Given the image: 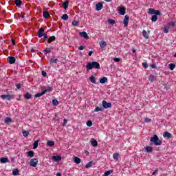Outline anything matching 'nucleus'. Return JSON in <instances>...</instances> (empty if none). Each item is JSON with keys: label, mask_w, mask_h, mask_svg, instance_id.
Segmentation results:
<instances>
[{"label": "nucleus", "mask_w": 176, "mask_h": 176, "mask_svg": "<svg viewBox=\"0 0 176 176\" xmlns=\"http://www.w3.org/2000/svg\"><path fill=\"white\" fill-rule=\"evenodd\" d=\"M87 126H88V127H91L93 126V122L91 120H88L87 122Z\"/></svg>", "instance_id": "nucleus-48"}, {"label": "nucleus", "mask_w": 176, "mask_h": 176, "mask_svg": "<svg viewBox=\"0 0 176 176\" xmlns=\"http://www.w3.org/2000/svg\"><path fill=\"white\" fill-rule=\"evenodd\" d=\"M169 25H171L172 27H174L175 25V23L174 22H170L169 23Z\"/></svg>", "instance_id": "nucleus-60"}, {"label": "nucleus", "mask_w": 176, "mask_h": 176, "mask_svg": "<svg viewBox=\"0 0 176 176\" xmlns=\"http://www.w3.org/2000/svg\"><path fill=\"white\" fill-rule=\"evenodd\" d=\"M81 162L82 160H80V158L78 157H74V163H76V164H79Z\"/></svg>", "instance_id": "nucleus-25"}, {"label": "nucleus", "mask_w": 176, "mask_h": 176, "mask_svg": "<svg viewBox=\"0 0 176 176\" xmlns=\"http://www.w3.org/2000/svg\"><path fill=\"white\" fill-rule=\"evenodd\" d=\"M151 21L153 22H156L157 21V15H153L152 17H151Z\"/></svg>", "instance_id": "nucleus-38"}, {"label": "nucleus", "mask_w": 176, "mask_h": 176, "mask_svg": "<svg viewBox=\"0 0 176 176\" xmlns=\"http://www.w3.org/2000/svg\"><path fill=\"white\" fill-rule=\"evenodd\" d=\"M67 123H68V120L64 119L63 120V126H65V124H67Z\"/></svg>", "instance_id": "nucleus-54"}, {"label": "nucleus", "mask_w": 176, "mask_h": 176, "mask_svg": "<svg viewBox=\"0 0 176 176\" xmlns=\"http://www.w3.org/2000/svg\"><path fill=\"white\" fill-rule=\"evenodd\" d=\"M151 118H146L145 120H144V122L145 123H151Z\"/></svg>", "instance_id": "nucleus-53"}, {"label": "nucleus", "mask_w": 176, "mask_h": 176, "mask_svg": "<svg viewBox=\"0 0 176 176\" xmlns=\"http://www.w3.org/2000/svg\"><path fill=\"white\" fill-rule=\"evenodd\" d=\"M12 120L11 118H6L5 120V123H12Z\"/></svg>", "instance_id": "nucleus-44"}, {"label": "nucleus", "mask_w": 176, "mask_h": 176, "mask_svg": "<svg viewBox=\"0 0 176 176\" xmlns=\"http://www.w3.org/2000/svg\"><path fill=\"white\" fill-rule=\"evenodd\" d=\"M92 166H93V161H91L85 165V168H90V167H91Z\"/></svg>", "instance_id": "nucleus-30"}, {"label": "nucleus", "mask_w": 176, "mask_h": 176, "mask_svg": "<svg viewBox=\"0 0 176 176\" xmlns=\"http://www.w3.org/2000/svg\"><path fill=\"white\" fill-rule=\"evenodd\" d=\"M1 98L2 100H6V98H7V100L8 101H12V100H13V98H14V95H13V94L1 95Z\"/></svg>", "instance_id": "nucleus-3"}, {"label": "nucleus", "mask_w": 176, "mask_h": 176, "mask_svg": "<svg viewBox=\"0 0 176 176\" xmlns=\"http://www.w3.org/2000/svg\"><path fill=\"white\" fill-rule=\"evenodd\" d=\"M69 4V3L68 2V1H66L63 3V6L65 9H67V8H68Z\"/></svg>", "instance_id": "nucleus-39"}, {"label": "nucleus", "mask_w": 176, "mask_h": 176, "mask_svg": "<svg viewBox=\"0 0 176 176\" xmlns=\"http://www.w3.org/2000/svg\"><path fill=\"white\" fill-rule=\"evenodd\" d=\"M1 163H8L9 162V159L5 158V157H1L0 159Z\"/></svg>", "instance_id": "nucleus-27"}, {"label": "nucleus", "mask_w": 176, "mask_h": 176, "mask_svg": "<svg viewBox=\"0 0 176 176\" xmlns=\"http://www.w3.org/2000/svg\"><path fill=\"white\" fill-rule=\"evenodd\" d=\"M56 41V36H52L48 38V43H52V42H54Z\"/></svg>", "instance_id": "nucleus-22"}, {"label": "nucleus", "mask_w": 176, "mask_h": 176, "mask_svg": "<svg viewBox=\"0 0 176 176\" xmlns=\"http://www.w3.org/2000/svg\"><path fill=\"white\" fill-rule=\"evenodd\" d=\"M113 157L114 159V160H116V162H118L119 160V153H114L113 155Z\"/></svg>", "instance_id": "nucleus-28"}, {"label": "nucleus", "mask_w": 176, "mask_h": 176, "mask_svg": "<svg viewBox=\"0 0 176 176\" xmlns=\"http://www.w3.org/2000/svg\"><path fill=\"white\" fill-rule=\"evenodd\" d=\"M45 91H43V89H42L41 93H38L36 94H35L34 97L36 98H38L39 97H42V96L45 95Z\"/></svg>", "instance_id": "nucleus-17"}, {"label": "nucleus", "mask_w": 176, "mask_h": 176, "mask_svg": "<svg viewBox=\"0 0 176 176\" xmlns=\"http://www.w3.org/2000/svg\"><path fill=\"white\" fill-rule=\"evenodd\" d=\"M91 54H93V51H89L88 53V56L90 57V56H91Z\"/></svg>", "instance_id": "nucleus-62"}, {"label": "nucleus", "mask_w": 176, "mask_h": 176, "mask_svg": "<svg viewBox=\"0 0 176 176\" xmlns=\"http://www.w3.org/2000/svg\"><path fill=\"white\" fill-rule=\"evenodd\" d=\"M50 63H54V64H57V63H58V59L57 58H51L50 60Z\"/></svg>", "instance_id": "nucleus-46"}, {"label": "nucleus", "mask_w": 176, "mask_h": 176, "mask_svg": "<svg viewBox=\"0 0 176 176\" xmlns=\"http://www.w3.org/2000/svg\"><path fill=\"white\" fill-rule=\"evenodd\" d=\"M61 19H62V20H65V21H67V20H68V14H64L62 16Z\"/></svg>", "instance_id": "nucleus-36"}, {"label": "nucleus", "mask_w": 176, "mask_h": 176, "mask_svg": "<svg viewBox=\"0 0 176 176\" xmlns=\"http://www.w3.org/2000/svg\"><path fill=\"white\" fill-rule=\"evenodd\" d=\"M52 104H53V105H55V106L58 105V100H57V99H54L52 100Z\"/></svg>", "instance_id": "nucleus-45"}, {"label": "nucleus", "mask_w": 176, "mask_h": 176, "mask_svg": "<svg viewBox=\"0 0 176 176\" xmlns=\"http://www.w3.org/2000/svg\"><path fill=\"white\" fill-rule=\"evenodd\" d=\"M43 36H44L45 41H46L47 39V34H44Z\"/></svg>", "instance_id": "nucleus-59"}, {"label": "nucleus", "mask_w": 176, "mask_h": 176, "mask_svg": "<svg viewBox=\"0 0 176 176\" xmlns=\"http://www.w3.org/2000/svg\"><path fill=\"white\" fill-rule=\"evenodd\" d=\"M93 68H95L96 69H100V63L96 61H94L92 63H88V64L86 65L87 71H90Z\"/></svg>", "instance_id": "nucleus-1"}, {"label": "nucleus", "mask_w": 176, "mask_h": 176, "mask_svg": "<svg viewBox=\"0 0 176 176\" xmlns=\"http://www.w3.org/2000/svg\"><path fill=\"white\" fill-rule=\"evenodd\" d=\"M43 91H45V94H46V93H47V91H53V86L46 87L44 89H43Z\"/></svg>", "instance_id": "nucleus-11"}, {"label": "nucleus", "mask_w": 176, "mask_h": 176, "mask_svg": "<svg viewBox=\"0 0 176 176\" xmlns=\"http://www.w3.org/2000/svg\"><path fill=\"white\" fill-rule=\"evenodd\" d=\"M118 11L122 16H124V14H126V8L124 7H118Z\"/></svg>", "instance_id": "nucleus-7"}, {"label": "nucleus", "mask_w": 176, "mask_h": 176, "mask_svg": "<svg viewBox=\"0 0 176 176\" xmlns=\"http://www.w3.org/2000/svg\"><path fill=\"white\" fill-rule=\"evenodd\" d=\"M19 171L18 169H14V170H12V175H19Z\"/></svg>", "instance_id": "nucleus-43"}, {"label": "nucleus", "mask_w": 176, "mask_h": 176, "mask_svg": "<svg viewBox=\"0 0 176 176\" xmlns=\"http://www.w3.org/2000/svg\"><path fill=\"white\" fill-rule=\"evenodd\" d=\"M100 46L101 49H104V47H107V42L102 41L100 42Z\"/></svg>", "instance_id": "nucleus-19"}, {"label": "nucleus", "mask_w": 176, "mask_h": 176, "mask_svg": "<svg viewBox=\"0 0 176 176\" xmlns=\"http://www.w3.org/2000/svg\"><path fill=\"white\" fill-rule=\"evenodd\" d=\"M52 160H54V162H60L61 160V156L60 155L53 156Z\"/></svg>", "instance_id": "nucleus-14"}, {"label": "nucleus", "mask_w": 176, "mask_h": 176, "mask_svg": "<svg viewBox=\"0 0 176 176\" xmlns=\"http://www.w3.org/2000/svg\"><path fill=\"white\" fill-rule=\"evenodd\" d=\"M109 24H116V22L113 19H109Z\"/></svg>", "instance_id": "nucleus-52"}, {"label": "nucleus", "mask_w": 176, "mask_h": 176, "mask_svg": "<svg viewBox=\"0 0 176 176\" xmlns=\"http://www.w3.org/2000/svg\"><path fill=\"white\" fill-rule=\"evenodd\" d=\"M164 32L165 34H168L169 30H168V28H167V26H165V27H164Z\"/></svg>", "instance_id": "nucleus-50"}, {"label": "nucleus", "mask_w": 176, "mask_h": 176, "mask_svg": "<svg viewBox=\"0 0 176 176\" xmlns=\"http://www.w3.org/2000/svg\"><path fill=\"white\" fill-rule=\"evenodd\" d=\"M38 142H39L38 140L34 142L33 144V149H36V148H38Z\"/></svg>", "instance_id": "nucleus-41"}, {"label": "nucleus", "mask_w": 176, "mask_h": 176, "mask_svg": "<svg viewBox=\"0 0 176 176\" xmlns=\"http://www.w3.org/2000/svg\"><path fill=\"white\" fill-rule=\"evenodd\" d=\"M8 61L10 64H14V63H16V58L14 56H9L8 58Z\"/></svg>", "instance_id": "nucleus-10"}, {"label": "nucleus", "mask_w": 176, "mask_h": 176, "mask_svg": "<svg viewBox=\"0 0 176 176\" xmlns=\"http://www.w3.org/2000/svg\"><path fill=\"white\" fill-rule=\"evenodd\" d=\"M100 111H104V108L102 107H97L94 109V112H100Z\"/></svg>", "instance_id": "nucleus-24"}, {"label": "nucleus", "mask_w": 176, "mask_h": 176, "mask_svg": "<svg viewBox=\"0 0 176 176\" xmlns=\"http://www.w3.org/2000/svg\"><path fill=\"white\" fill-rule=\"evenodd\" d=\"M155 79H156V77L155 76H150L148 77V80H150V82H153L155 81Z\"/></svg>", "instance_id": "nucleus-40"}, {"label": "nucleus", "mask_w": 176, "mask_h": 176, "mask_svg": "<svg viewBox=\"0 0 176 176\" xmlns=\"http://www.w3.org/2000/svg\"><path fill=\"white\" fill-rule=\"evenodd\" d=\"M129 20H130V16L125 15L123 23L125 27L129 25Z\"/></svg>", "instance_id": "nucleus-8"}, {"label": "nucleus", "mask_w": 176, "mask_h": 176, "mask_svg": "<svg viewBox=\"0 0 176 176\" xmlns=\"http://www.w3.org/2000/svg\"><path fill=\"white\" fill-rule=\"evenodd\" d=\"M78 50H85V47L83 45H80L79 47H78Z\"/></svg>", "instance_id": "nucleus-57"}, {"label": "nucleus", "mask_w": 176, "mask_h": 176, "mask_svg": "<svg viewBox=\"0 0 176 176\" xmlns=\"http://www.w3.org/2000/svg\"><path fill=\"white\" fill-rule=\"evenodd\" d=\"M142 66L144 67V68H148V63H142Z\"/></svg>", "instance_id": "nucleus-55"}, {"label": "nucleus", "mask_w": 176, "mask_h": 176, "mask_svg": "<svg viewBox=\"0 0 176 176\" xmlns=\"http://www.w3.org/2000/svg\"><path fill=\"white\" fill-rule=\"evenodd\" d=\"M44 53L45 54H47L49 53H51L52 52V48H46L45 50H44Z\"/></svg>", "instance_id": "nucleus-37"}, {"label": "nucleus", "mask_w": 176, "mask_h": 176, "mask_svg": "<svg viewBox=\"0 0 176 176\" xmlns=\"http://www.w3.org/2000/svg\"><path fill=\"white\" fill-rule=\"evenodd\" d=\"M157 171L158 170L157 169H155L154 172H153L152 175H156V174H157Z\"/></svg>", "instance_id": "nucleus-58"}, {"label": "nucleus", "mask_w": 176, "mask_h": 176, "mask_svg": "<svg viewBox=\"0 0 176 176\" xmlns=\"http://www.w3.org/2000/svg\"><path fill=\"white\" fill-rule=\"evenodd\" d=\"M89 80L90 82H91V83H94V85H96V77H94V76H91V77H89Z\"/></svg>", "instance_id": "nucleus-26"}, {"label": "nucleus", "mask_w": 176, "mask_h": 176, "mask_svg": "<svg viewBox=\"0 0 176 176\" xmlns=\"http://www.w3.org/2000/svg\"><path fill=\"white\" fill-rule=\"evenodd\" d=\"M102 8H104V6L102 5V3H98L96 4V10L98 11H100V10H101V9H102Z\"/></svg>", "instance_id": "nucleus-12"}, {"label": "nucleus", "mask_w": 176, "mask_h": 176, "mask_svg": "<svg viewBox=\"0 0 176 176\" xmlns=\"http://www.w3.org/2000/svg\"><path fill=\"white\" fill-rule=\"evenodd\" d=\"M102 104V108H104V109H108V108H111V107H112V104L111 102H107L106 100H103Z\"/></svg>", "instance_id": "nucleus-5"}, {"label": "nucleus", "mask_w": 176, "mask_h": 176, "mask_svg": "<svg viewBox=\"0 0 176 176\" xmlns=\"http://www.w3.org/2000/svg\"><path fill=\"white\" fill-rule=\"evenodd\" d=\"M174 68H175V64L170 63L169 64V69H170V71H174Z\"/></svg>", "instance_id": "nucleus-32"}, {"label": "nucleus", "mask_w": 176, "mask_h": 176, "mask_svg": "<svg viewBox=\"0 0 176 176\" xmlns=\"http://www.w3.org/2000/svg\"><path fill=\"white\" fill-rule=\"evenodd\" d=\"M43 16L44 19H48V17H50V14L49 13V11H44Z\"/></svg>", "instance_id": "nucleus-16"}, {"label": "nucleus", "mask_w": 176, "mask_h": 176, "mask_svg": "<svg viewBox=\"0 0 176 176\" xmlns=\"http://www.w3.org/2000/svg\"><path fill=\"white\" fill-rule=\"evenodd\" d=\"M91 144L92 145V146H94V147H96V146H98V142H97V140H92V141L91 142Z\"/></svg>", "instance_id": "nucleus-20"}, {"label": "nucleus", "mask_w": 176, "mask_h": 176, "mask_svg": "<svg viewBox=\"0 0 176 176\" xmlns=\"http://www.w3.org/2000/svg\"><path fill=\"white\" fill-rule=\"evenodd\" d=\"M143 36L146 38V39H148L149 38V35H148V33L146 32V30H144L142 31Z\"/></svg>", "instance_id": "nucleus-29"}, {"label": "nucleus", "mask_w": 176, "mask_h": 176, "mask_svg": "<svg viewBox=\"0 0 176 176\" xmlns=\"http://www.w3.org/2000/svg\"><path fill=\"white\" fill-rule=\"evenodd\" d=\"M11 42H12V45H16V42L14 41V39L12 38Z\"/></svg>", "instance_id": "nucleus-61"}, {"label": "nucleus", "mask_w": 176, "mask_h": 176, "mask_svg": "<svg viewBox=\"0 0 176 176\" xmlns=\"http://www.w3.org/2000/svg\"><path fill=\"white\" fill-rule=\"evenodd\" d=\"M145 150L148 153H151V152H153V148H152V146H146V147H145Z\"/></svg>", "instance_id": "nucleus-21"}, {"label": "nucleus", "mask_w": 176, "mask_h": 176, "mask_svg": "<svg viewBox=\"0 0 176 176\" xmlns=\"http://www.w3.org/2000/svg\"><path fill=\"white\" fill-rule=\"evenodd\" d=\"M163 137L164 138H171L172 135L171 133H170L169 132H164L163 134Z\"/></svg>", "instance_id": "nucleus-18"}, {"label": "nucleus", "mask_w": 176, "mask_h": 176, "mask_svg": "<svg viewBox=\"0 0 176 176\" xmlns=\"http://www.w3.org/2000/svg\"><path fill=\"white\" fill-rule=\"evenodd\" d=\"M148 14H155V16H160L162 13H160V11L154 10L153 8L148 9Z\"/></svg>", "instance_id": "nucleus-4"}, {"label": "nucleus", "mask_w": 176, "mask_h": 176, "mask_svg": "<svg viewBox=\"0 0 176 176\" xmlns=\"http://www.w3.org/2000/svg\"><path fill=\"white\" fill-rule=\"evenodd\" d=\"M114 61H115L116 63H119V61H120V58H114Z\"/></svg>", "instance_id": "nucleus-56"}, {"label": "nucleus", "mask_w": 176, "mask_h": 176, "mask_svg": "<svg viewBox=\"0 0 176 176\" xmlns=\"http://www.w3.org/2000/svg\"><path fill=\"white\" fill-rule=\"evenodd\" d=\"M151 68H156V65H151Z\"/></svg>", "instance_id": "nucleus-63"}, {"label": "nucleus", "mask_w": 176, "mask_h": 176, "mask_svg": "<svg viewBox=\"0 0 176 176\" xmlns=\"http://www.w3.org/2000/svg\"><path fill=\"white\" fill-rule=\"evenodd\" d=\"M15 5L16 6H21V0H15Z\"/></svg>", "instance_id": "nucleus-42"}, {"label": "nucleus", "mask_w": 176, "mask_h": 176, "mask_svg": "<svg viewBox=\"0 0 176 176\" xmlns=\"http://www.w3.org/2000/svg\"><path fill=\"white\" fill-rule=\"evenodd\" d=\"M108 82V78L107 77H103L100 79V83L104 85V83H107Z\"/></svg>", "instance_id": "nucleus-15"}, {"label": "nucleus", "mask_w": 176, "mask_h": 176, "mask_svg": "<svg viewBox=\"0 0 176 176\" xmlns=\"http://www.w3.org/2000/svg\"><path fill=\"white\" fill-rule=\"evenodd\" d=\"M38 159L36 158H33L30 162V164L32 167H36V166H38Z\"/></svg>", "instance_id": "nucleus-6"}, {"label": "nucleus", "mask_w": 176, "mask_h": 176, "mask_svg": "<svg viewBox=\"0 0 176 176\" xmlns=\"http://www.w3.org/2000/svg\"><path fill=\"white\" fill-rule=\"evenodd\" d=\"M43 32H45V30L43 28H41L38 30V38H42V36H44L45 33H43Z\"/></svg>", "instance_id": "nucleus-9"}, {"label": "nucleus", "mask_w": 176, "mask_h": 176, "mask_svg": "<svg viewBox=\"0 0 176 176\" xmlns=\"http://www.w3.org/2000/svg\"><path fill=\"white\" fill-rule=\"evenodd\" d=\"M56 176H62V175H61V173H58L56 174Z\"/></svg>", "instance_id": "nucleus-64"}, {"label": "nucleus", "mask_w": 176, "mask_h": 176, "mask_svg": "<svg viewBox=\"0 0 176 176\" xmlns=\"http://www.w3.org/2000/svg\"><path fill=\"white\" fill-rule=\"evenodd\" d=\"M16 89L15 90H21L22 85L21 84H16Z\"/></svg>", "instance_id": "nucleus-47"}, {"label": "nucleus", "mask_w": 176, "mask_h": 176, "mask_svg": "<svg viewBox=\"0 0 176 176\" xmlns=\"http://www.w3.org/2000/svg\"><path fill=\"white\" fill-rule=\"evenodd\" d=\"M151 142H153L154 145H156L157 146H159L160 145H162V142L159 139V137L157 135H154L153 137L151 138L150 140Z\"/></svg>", "instance_id": "nucleus-2"}, {"label": "nucleus", "mask_w": 176, "mask_h": 176, "mask_svg": "<svg viewBox=\"0 0 176 176\" xmlns=\"http://www.w3.org/2000/svg\"><path fill=\"white\" fill-rule=\"evenodd\" d=\"M47 146H54V141H48L47 142Z\"/></svg>", "instance_id": "nucleus-35"}, {"label": "nucleus", "mask_w": 176, "mask_h": 176, "mask_svg": "<svg viewBox=\"0 0 176 176\" xmlns=\"http://www.w3.org/2000/svg\"><path fill=\"white\" fill-rule=\"evenodd\" d=\"M28 156H30V157H34V151H30L28 152Z\"/></svg>", "instance_id": "nucleus-49"}, {"label": "nucleus", "mask_w": 176, "mask_h": 176, "mask_svg": "<svg viewBox=\"0 0 176 176\" xmlns=\"http://www.w3.org/2000/svg\"><path fill=\"white\" fill-rule=\"evenodd\" d=\"M25 98H26V100H31V98H32L31 94L26 93L25 95Z\"/></svg>", "instance_id": "nucleus-31"}, {"label": "nucleus", "mask_w": 176, "mask_h": 176, "mask_svg": "<svg viewBox=\"0 0 176 176\" xmlns=\"http://www.w3.org/2000/svg\"><path fill=\"white\" fill-rule=\"evenodd\" d=\"M22 134H23V137H28V135H30V131H23L22 132Z\"/></svg>", "instance_id": "nucleus-33"}, {"label": "nucleus", "mask_w": 176, "mask_h": 176, "mask_svg": "<svg viewBox=\"0 0 176 176\" xmlns=\"http://www.w3.org/2000/svg\"><path fill=\"white\" fill-rule=\"evenodd\" d=\"M80 36L82 38H85V39H89V36L87 35V33L86 32H80Z\"/></svg>", "instance_id": "nucleus-13"}, {"label": "nucleus", "mask_w": 176, "mask_h": 176, "mask_svg": "<svg viewBox=\"0 0 176 176\" xmlns=\"http://www.w3.org/2000/svg\"><path fill=\"white\" fill-rule=\"evenodd\" d=\"M112 173H113V170H109L104 172V174L103 175V176H109V175H111V174H112Z\"/></svg>", "instance_id": "nucleus-23"}, {"label": "nucleus", "mask_w": 176, "mask_h": 176, "mask_svg": "<svg viewBox=\"0 0 176 176\" xmlns=\"http://www.w3.org/2000/svg\"><path fill=\"white\" fill-rule=\"evenodd\" d=\"M41 74H42V76H43V77L47 76V73H46V72H45V71H43V70L41 71Z\"/></svg>", "instance_id": "nucleus-51"}, {"label": "nucleus", "mask_w": 176, "mask_h": 176, "mask_svg": "<svg viewBox=\"0 0 176 176\" xmlns=\"http://www.w3.org/2000/svg\"><path fill=\"white\" fill-rule=\"evenodd\" d=\"M72 24L74 25V27H78V25H79V22L76 20H74L72 21Z\"/></svg>", "instance_id": "nucleus-34"}]
</instances>
